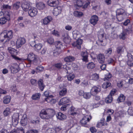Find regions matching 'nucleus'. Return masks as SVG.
<instances>
[{
    "instance_id": "nucleus-49",
    "label": "nucleus",
    "mask_w": 133,
    "mask_h": 133,
    "mask_svg": "<svg viewBox=\"0 0 133 133\" xmlns=\"http://www.w3.org/2000/svg\"><path fill=\"white\" fill-rule=\"evenodd\" d=\"M87 66L88 69H92L95 67V65L93 63L91 62L87 65Z\"/></svg>"
},
{
    "instance_id": "nucleus-3",
    "label": "nucleus",
    "mask_w": 133,
    "mask_h": 133,
    "mask_svg": "<svg viewBox=\"0 0 133 133\" xmlns=\"http://www.w3.org/2000/svg\"><path fill=\"white\" fill-rule=\"evenodd\" d=\"M8 50L9 52L11 54L12 57L14 59L18 61H21L22 60V59L16 56L17 52L16 50L11 48H8Z\"/></svg>"
},
{
    "instance_id": "nucleus-64",
    "label": "nucleus",
    "mask_w": 133,
    "mask_h": 133,
    "mask_svg": "<svg viewBox=\"0 0 133 133\" xmlns=\"http://www.w3.org/2000/svg\"><path fill=\"white\" fill-rule=\"evenodd\" d=\"M36 70L38 72H41L43 70V67L42 66H38L36 68Z\"/></svg>"
},
{
    "instance_id": "nucleus-33",
    "label": "nucleus",
    "mask_w": 133,
    "mask_h": 133,
    "mask_svg": "<svg viewBox=\"0 0 133 133\" xmlns=\"http://www.w3.org/2000/svg\"><path fill=\"white\" fill-rule=\"evenodd\" d=\"M10 97L9 96H5L4 97L3 102L5 104H7L9 103L10 101Z\"/></svg>"
},
{
    "instance_id": "nucleus-42",
    "label": "nucleus",
    "mask_w": 133,
    "mask_h": 133,
    "mask_svg": "<svg viewBox=\"0 0 133 133\" xmlns=\"http://www.w3.org/2000/svg\"><path fill=\"white\" fill-rule=\"evenodd\" d=\"M70 105V104H68L63 105L61 108V110L63 111H65L69 108Z\"/></svg>"
},
{
    "instance_id": "nucleus-14",
    "label": "nucleus",
    "mask_w": 133,
    "mask_h": 133,
    "mask_svg": "<svg viewBox=\"0 0 133 133\" xmlns=\"http://www.w3.org/2000/svg\"><path fill=\"white\" fill-rule=\"evenodd\" d=\"M48 119L51 118L55 114V112L54 110L50 108H46Z\"/></svg>"
},
{
    "instance_id": "nucleus-32",
    "label": "nucleus",
    "mask_w": 133,
    "mask_h": 133,
    "mask_svg": "<svg viewBox=\"0 0 133 133\" xmlns=\"http://www.w3.org/2000/svg\"><path fill=\"white\" fill-rule=\"evenodd\" d=\"M74 14L75 16L78 17H82L84 15L83 12L78 11H75Z\"/></svg>"
},
{
    "instance_id": "nucleus-17",
    "label": "nucleus",
    "mask_w": 133,
    "mask_h": 133,
    "mask_svg": "<svg viewBox=\"0 0 133 133\" xmlns=\"http://www.w3.org/2000/svg\"><path fill=\"white\" fill-rule=\"evenodd\" d=\"M81 55L83 57L82 59L83 61L86 62H88V54L87 51H83L81 52Z\"/></svg>"
},
{
    "instance_id": "nucleus-38",
    "label": "nucleus",
    "mask_w": 133,
    "mask_h": 133,
    "mask_svg": "<svg viewBox=\"0 0 133 133\" xmlns=\"http://www.w3.org/2000/svg\"><path fill=\"white\" fill-rule=\"evenodd\" d=\"M63 68L64 69V71L66 73H70L71 72L70 68L67 67L66 65H63Z\"/></svg>"
},
{
    "instance_id": "nucleus-1",
    "label": "nucleus",
    "mask_w": 133,
    "mask_h": 133,
    "mask_svg": "<svg viewBox=\"0 0 133 133\" xmlns=\"http://www.w3.org/2000/svg\"><path fill=\"white\" fill-rule=\"evenodd\" d=\"M12 30H4L0 34V48H4L13 37Z\"/></svg>"
},
{
    "instance_id": "nucleus-7",
    "label": "nucleus",
    "mask_w": 133,
    "mask_h": 133,
    "mask_svg": "<svg viewBox=\"0 0 133 133\" xmlns=\"http://www.w3.org/2000/svg\"><path fill=\"white\" fill-rule=\"evenodd\" d=\"M26 42V39L24 38L19 37L16 41V46L18 48H20Z\"/></svg>"
},
{
    "instance_id": "nucleus-28",
    "label": "nucleus",
    "mask_w": 133,
    "mask_h": 133,
    "mask_svg": "<svg viewBox=\"0 0 133 133\" xmlns=\"http://www.w3.org/2000/svg\"><path fill=\"white\" fill-rule=\"evenodd\" d=\"M116 14L126 15V14L125 10L122 8L117 9L116 11Z\"/></svg>"
},
{
    "instance_id": "nucleus-4",
    "label": "nucleus",
    "mask_w": 133,
    "mask_h": 133,
    "mask_svg": "<svg viewBox=\"0 0 133 133\" xmlns=\"http://www.w3.org/2000/svg\"><path fill=\"white\" fill-rule=\"evenodd\" d=\"M11 72L13 73H16L20 70V68L18 64L17 63L13 64L9 66L8 67Z\"/></svg>"
},
{
    "instance_id": "nucleus-36",
    "label": "nucleus",
    "mask_w": 133,
    "mask_h": 133,
    "mask_svg": "<svg viewBox=\"0 0 133 133\" xmlns=\"http://www.w3.org/2000/svg\"><path fill=\"white\" fill-rule=\"evenodd\" d=\"M69 74L67 76L68 79L69 81H71L73 80L75 77V76L74 74L70 73H67Z\"/></svg>"
},
{
    "instance_id": "nucleus-56",
    "label": "nucleus",
    "mask_w": 133,
    "mask_h": 133,
    "mask_svg": "<svg viewBox=\"0 0 133 133\" xmlns=\"http://www.w3.org/2000/svg\"><path fill=\"white\" fill-rule=\"evenodd\" d=\"M112 50L111 48H109L105 51L106 54L108 55H111L112 52Z\"/></svg>"
},
{
    "instance_id": "nucleus-30",
    "label": "nucleus",
    "mask_w": 133,
    "mask_h": 133,
    "mask_svg": "<svg viewBox=\"0 0 133 133\" xmlns=\"http://www.w3.org/2000/svg\"><path fill=\"white\" fill-rule=\"evenodd\" d=\"M55 46L56 48V50H61V48L62 46V44L60 41H58L56 42Z\"/></svg>"
},
{
    "instance_id": "nucleus-45",
    "label": "nucleus",
    "mask_w": 133,
    "mask_h": 133,
    "mask_svg": "<svg viewBox=\"0 0 133 133\" xmlns=\"http://www.w3.org/2000/svg\"><path fill=\"white\" fill-rule=\"evenodd\" d=\"M21 7L23 10L26 11H28L29 8V5L28 4H24L22 5Z\"/></svg>"
},
{
    "instance_id": "nucleus-63",
    "label": "nucleus",
    "mask_w": 133,
    "mask_h": 133,
    "mask_svg": "<svg viewBox=\"0 0 133 133\" xmlns=\"http://www.w3.org/2000/svg\"><path fill=\"white\" fill-rule=\"evenodd\" d=\"M133 60H128L127 62V63L128 65L130 66H133Z\"/></svg>"
},
{
    "instance_id": "nucleus-15",
    "label": "nucleus",
    "mask_w": 133,
    "mask_h": 133,
    "mask_svg": "<svg viewBox=\"0 0 133 133\" xmlns=\"http://www.w3.org/2000/svg\"><path fill=\"white\" fill-rule=\"evenodd\" d=\"M97 59L98 62L101 64H103L104 62L105 57L103 54H100L97 56Z\"/></svg>"
},
{
    "instance_id": "nucleus-37",
    "label": "nucleus",
    "mask_w": 133,
    "mask_h": 133,
    "mask_svg": "<svg viewBox=\"0 0 133 133\" xmlns=\"http://www.w3.org/2000/svg\"><path fill=\"white\" fill-rule=\"evenodd\" d=\"M67 92V90L65 88L62 89L59 92V95L61 96H63L66 95Z\"/></svg>"
},
{
    "instance_id": "nucleus-21",
    "label": "nucleus",
    "mask_w": 133,
    "mask_h": 133,
    "mask_svg": "<svg viewBox=\"0 0 133 133\" xmlns=\"http://www.w3.org/2000/svg\"><path fill=\"white\" fill-rule=\"evenodd\" d=\"M70 105H71V106L70 107H69V109L68 111L69 114L73 116L76 115L77 113L74 112L75 108L74 107L71 106V104Z\"/></svg>"
},
{
    "instance_id": "nucleus-24",
    "label": "nucleus",
    "mask_w": 133,
    "mask_h": 133,
    "mask_svg": "<svg viewBox=\"0 0 133 133\" xmlns=\"http://www.w3.org/2000/svg\"><path fill=\"white\" fill-rule=\"evenodd\" d=\"M42 46V44L40 43H38L37 44H35L34 45H33L31 44V46L35 47V49L37 51L40 50L41 49Z\"/></svg>"
},
{
    "instance_id": "nucleus-19",
    "label": "nucleus",
    "mask_w": 133,
    "mask_h": 133,
    "mask_svg": "<svg viewBox=\"0 0 133 133\" xmlns=\"http://www.w3.org/2000/svg\"><path fill=\"white\" fill-rule=\"evenodd\" d=\"M124 51V49L123 47L119 46L117 47L116 49L115 52L118 54L120 55Z\"/></svg>"
},
{
    "instance_id": "nucleus-5",
    "label": "nucleus",
    "mask_w": 133,
    "mask_h": 133,
    "mask_svg": "<svg viewBox=\"0 0 133 133\" xmlns=\"http://www.w3.org/2000/svg\"><path fill=\"white\" fill-rule=\"evenodd\" d=\"M91 117L90 116L86 115L80 121L81 125L86 127H88L87 122L90 121Z\"/></svg>"
},
{
    "instance_id": "nucleus-11",
    "label": "nucleus",
    "mask_w": 133,
    "mask_h": 133,
    "mask_svg": "<svg viewBox=\"0 0 133 133\" xmlns=\"http://www.w3.org/2000/svg\"><path fill=\"white\" fill-rule=\"evenodd\" d=\"M52 20V17L50 16H48L42 19L41 20V22L43 25H47L49 24Z\"/></svg>"
},
{
    "instance_id": "nucleus-40",
    "label": "nucleus",
    "mask_w": 133,
    "mask_h": 133,
    "mask_svg": "<svg viewBox=\"0 0 133 133\" xmlns=\"http://www.w3.org/2000/svg\"><path fill=\"white\" fill-rule=\"evenodd\" d=\"M41 94L39 93H37L33 95L32 96V98L33 100H37L39 99Z\"/></svg>"
},
{
    "instance_id": "nucleus-53",
    "label": "nucleus",
    "mask_w": 133,
    "mask_h": 133,
    "mask_svg": "<svg viewBox=\"0 0 133 133\" xmlns=\"http://www.w3.org/2000/svg\"><path fill=\"white\" fill-rule=\"evenodd\" d=\"M99 78V76L96 74H94L91 76L92 79L94 80H97Z\"/></svg>"
},
{
    "instance_id": "nucleus-51",
    "label": "nucleus",
    "mask_w": 133,
    "mask_h": 133,
    "mask_svg": "<svg viewBox=\"0 0 133 133\" xmlns=\"http://www.w3.org/2000/svg\"><path fill=\"white\" fill-rule=\"evenodd\" d=\"M23 129L21 127L20 128H18L13 130L11 131L10 133H19V130L23 131Z\"/></svg>"
},
{
    "instance_id": "nucleus-46",
    "label": "nucleus",
    "mask_w": 133,
    "mask_h": 133,
    "mask_svg": "<svg viewBox=\"0 0 133 133\" xmlns=\"http://www.w3.org/2000/svg\"><path fill=\"white\" fill-rule=\"evenodd\" d=\"M63 40L64 42L67 44L71 42L70 38L68 36L64 37Z\"/></svg>"
},
{
    "instance_id": "nucleus-20",
    "label": "nucleus",
    "mask_w": 133,
    "mask_h": 133,
    "mask_svg": "<svg viewBox=\"0 0 133 133\" xmlns=\"http://www.w3.org/2000/svg\"><path fill=\"white\" fill-rule=\"evenodd\" d=\"M36 5L37 8L39 10H43L45 8V4L42 2L38 3L36 4Z\"/></svg>"
},
{
    "instance_id": "nucleus-13",
    "label": "nucleus",
    "mask_w": 133,
    "mask_h": 133,
    "mask_svg": "<svg viewBox=\"0 0 133 133\" xmlns=\"http://www.w3.org/2000/svg\"><path fill=\"white\" fill-rule=\"evenodd\" d=\"M98 20V17L96 15H94L91 17L90 22L91 24L95 26L97 23Z\"/></svg>"
},
{
    "instance_id": "nucleus-23",
    "label": "nucleus",
    "mask_w": 133,
    "mask_h": 133,
    "mask_svg": "<svg viewBox=\"0 0 133 133\" xmlns=\"http://www.w3.org/2000/svg\"><path fill=\"white\" fill-rule=\"evenodd\" d=\"M61 12V9L60 7L55 8L53 11V13L54 15L56 16H57L60 14Z\"/></svg>"
},
{
    "instance_id": "nucleus-52",
    "label": "nucleus",
    "mask_w": 133,
    "mask_h": 133,
    "mask_svg": "<svg viewBox=\"0 0 133 133\" xmlns=\"http://www.w3.org/2000/svg\"><path fill=\"white\" fill-rule=\"evenodd\" d=\"M111 83L109 82L104 83L102 85V87L104 89H106L110 86Z\"/></svg>"
},
{
    "instance_id": "nucleus-16",
    "label": "nucleus",
    "mask_w": 133,
    "mask_h": 133,
    "mask_svg": "<svg viewBox=\"0 0 133 133\" xmlns=\"http://www.w3.org/2000/svg\"><path fill=\"white\" fill-rule=\"evenodd\" d=\"M58 0H49L48 1V5L51 7H56L58 4Z\"/></svg>"
},
{
    "instance_id": "nucleus-48",
    "label": "nucleus",
    "mask_w": 133,
    "mask_h": 133,
    "mask_svg": "<svg viewBox=\"0 0 133 133\" xmlns=\"http://www.w3.org/2000/svg\"><path fill=\"white\" fill-rule=\"evenodd\" d=\"M27 118H24L22 119L21 123L22 126H25L27 124Z\"/></svg>"
},
{
    "instance_id": "nucleus-18",
    "label": "nucleus",
    "mask_w": 133,
    "mask_h": 133,
    "mask_svg": "<svg viewBox=\"0 0 133 133\" xmlns=\"http://www.w3.org/2000/svg\"><path fill=\"white\" fill-rule=\"evenodd\" d=\"M70 101L68 97H64L60 100L59 104L60 105H62L69 103Z\"/></svg>"
},
{
    "instance_id": "nucleus-12",
    "label": "nucleus",
    "mask_w": 133,
    "mask_h": 133,
    "mask_svg": "<svg viewBox=\"0 0 133 133\" xmlns=\"http://www.w3.org/2000/svg\"><path fill=\"white\" fill-rule=\"evenodd\" d=\"M40 117L43 119H48L46 109H43L40 111L39 114Z\"/></svg>"
},
{
    "instance_id": "nucleus-35",
    "label": "nucleus",
    "mask_w": 133,
    "mask_h": 133,
    "mask_svg": "<svg viewBox=\"0 0 133 133\" xmlns=\"http://www.w3.org/2000/svg\"><path fill=\"white\" fill-rule=\"evenodd\" d=\"M112 98L110 95H109L108 97L106 98L105 99V102L107 103H111L112 101Z\"/></svg>"
},
{
    "instance_id": "nucleus-25",
    "label": "nucleus",
    "mask_w": 133,
    "mask_h": 133,
    "mask_svg": "<svg viewBox=\"0 0 133 133\" xmlns=\"http://www.w3.org/2000/svg\"><path fill=\"white\" fill-rule=\"evenodd\" d=\"M38 84L40 90L42 91L43 90L45 85L43 83V80L42 79H40L38 80Z\"/></svg>"
},
{
    "instance_id": "nucleus-43",
    "label": "nucleus",
    "mask_w": 133,
    "mask_h": 133,
    "mask_svg": "<svg viewBox=\"0 0 133 133\" xmlns=\"http://www.w3.org/2000/svg\"><path fill=\"white\" fill-rule=\"evenodd\" d=\"M105 119H102V120H101V121L98 122L97 125V127L98 128L102 127L104 125V121Z\"/></svg>"
},
{
    "instance_id": "nucleus-6",
    "label": "nucleus",
    "mask_w": 133,
    "mask_h": 133,
    "mask_svg": "<svg viewBox=\"0 0 133 133\" xmlns=\"http://www.w3.org/2000/svg\"><path fill=\"white\" fill-rule=\"evenodd\" d=\"M27 60L30 62H34V63H36L37 62V56L33 53L30 52L28 55ZM37 65V63H34Z\"/></svg>"
},
{
    "instance_id": "nucleus-10",
    "label": "nucleus",
    "mask_w": 133,
    "mask_h": 133,
    "mask_svg": "<svg viewBox=\"0 0 133 133\" xmlns=\"http://www.w3.org/2000/svg\"><path fill=\"white\" fill-rule=\"evenodd\" d=\"M19 114L18 113H14L12 116V121L13 124L16 125L18 123Z\"/></svg>"
},
{
    "instance_id": "nucleus-60",
    "label": "nucleus",
    "mask_w": 133,
    "mask_h": 133,
    "mask_svg": "<svg viewBox=\"0 0 133 133\" xmlns=\"http://www.w3.org/2000/svg\"><path fill=\"white\" fill-rule=\"evenodd\" d=\"M47 42L49 44H52L54 42V40L52 38L50 37L48 39Z\"/></svg>"
},
{
    "instance_id": "nucleus-29",
    "label": "nucleus",
    "mask_w": 133,
    "mask_h": 133,
    "mask_svg": "<svg viewBox=\"0 0 133 133\" xmlns=\"http://www.w3.org/2000/svg\"><path fill=\"white\" fill-rule=\"evenodd\" d=\"M75 58L74 57L69 56L66 57L64 59V60L66 62H71L74 61Z\"/></svg>"
},
{
    "instance_id": "nucleus-22",
    "label": "nucleus",
    "mask_w": 133,
    "mask_h": 133,
    "mask_svg": "<svg viewBox=\"0 0 133 133\" xmlns=\"http://www.w3.org/2000/svg\"><path fill=\"white\" fill-rule=\"evenodd\" d=\"M57 118L60 120L65 119L66 118V116L61 112H59L57 115Z\"/></svg>"
},
{
    "instance_id": "nucleus-39",
    "label": "nucleus",
    "mask_w": 133,
    "mask_h": 133,
    "mask_svg": "<svg viewBox=\"0 0 133 133\" xmlns=\"http://www.w3.org/2000/svg\"><path fill=\"white\" fill-rule=\"evenodd\" d=\"M91 94L90 92H85L83 94V97L86 99H89L91 96Z\"/></svg>"
},
{
    "instance_id": "nucleus-41",
    "label": "nucleus",
    "mask_w": 133,
    "mask_h": 133,
    "mask_svg": "<svg viewBox=\"0 0 133 133\" xmlns=\"http://www.w3.org/2000/svg\"><path fill=\"white\" fill-rule=\"evenodd\" d=\"M112 76V75L110 73L106 74L105 76L104 79V81H109L110 80V79Z\"/></svg>"
},
{
    "instance_id": "nucleus-59",
    "label": "nucleus",
    "mask_w": 133,
    "mask_h": 133,
    "mask_svg": "<svg viewBox=\"0 0 133 133\" xmlns=\"http://www.w3.org/2000/svg\"><path fill=\"white\" fill-rule=\"evenodd\" d=\"M55 66L57 69H61L62 66V64L60 63H57L54 65Z\"/></svg>"
},
{
    "instance_id": "nucleus-8",
    "label": "nucleus",
    "mask_w": 133,
    "mask_h": 133,
    "mask_svg": "<svg viewBox=\"0 0 133 133\" xmlns=\"http://www.w3.org/2000/svg\"><path fill=\"white\" fill-rule=\"evenodd\" d=\"M101 91V87L100 86H95L92 87L90 90V93L92 95H96Z\"/></svg>"
},
{
    "instance_id": "nucleus-34",
    "label": "nucleus",
    "mask_w": 133,
    "mask_h": 133,
    "mask_svg": "<svg viewBox=\"0 0 133 133\" xmlns=\"http://www.w3.org/2000/svg\"><path fill=\"white\" fill-rule=\"evenodd\" d=\"M116 16L117 20L118 21L121 22L123 20L124 17H125L126 15L116 14Z\"/></svg>"
},
{
    "instance_id": "nucleus-27",
    "label": "nucleus",
    "mask_w": 133,
    "mask_h": 133,
    "mask_svg": "<svg viewBox=\"0 0 133 133\" xmlns=\"http://www.w3.org/2000/svg\"><path fill=\"white\" fill-rule=\"evenodd\" d=\"M125 96L124 95L122 94H121L117 99L118 103L123 102L125 100Z\"/></svg>"
},
{
    "instance_id": "nucleus-61",
    "label": "nucleus",
    "mask_w": 133,
    "mask_h": 133,
    "mask_svg": "<svg viewBox=\"0 0 133 133\" xmlns=\"http://www.w3.org/2000/svg\"><path fill=\"white\" fill-rule=\"evenodd\" d=\"M83 2L81 1H78L76 2V4L79 7H81L83 6Z\"/></svg>"
},
{
    "instance_id": "nucleus-44",
    "label": "nucleus",
    "mask_w": 133,
    "mask_h": 133,
    "mask_svg": "<svg viewBox=\"0 0 133 133\" xmlns=\"http://www.w3.org/2000/svg\"><path fill=\"white\" fill-rule=\"evenodd\" d=\"M10 12L8 11L5 12L4 13V15L5 17L8 21H9L10 19Z\"/></svg>"
},
{
    "instance_id": "nucleus-54",
    "label": "nucleus",
    "mask_w": 133,
    "mask_h": 133,
    "mask_svg": "<svg viewBox=\"0 0 133 133\" xmlns=\"http://www.w3.org/2000/svg\"><path fill=\"white\" fill-rule=\"evenodd\" d=\"M38 131L35 129H30L28 130L26 133H38Z\"/></svg>"
},
{
    "instance_id": "nucleus-2",
    "label": "nucleus",
    "mask_w": 133,
    "mask_h": 133,
    "mask_svg": "<svg viewBox=\"0 0 133 133\" xmlns=\"http://www.w3.org/2000/svg\"><path fill=\"white\" fill-rule=\"evenodd\" d=\"M105 34L104 31L103 30H101L99 31L98 32V40L96 42V44L98 45L104 46V44L102 43L103 42L104 38H105L104 37Z\"/></svg>"
},
{
    "instance_id": "nucleus-31",
    "label": "nucleus",
    "mask_w": 133,
    "mask_h": 133,
    "mask_svg": "<svg viewBox=\"0 0 133 133\" xmlns=\"http://www.w3.org/2000/svg\"><path fill=\"white\" fill-rule=\"evenodd\" d=\"M21 3L19 2H17L13 4V9L16 10H18L20 7Z\"/></svg>"
},
{
    "instance_id": "nucleus-47",
    "label": "nucleus",
    "mask_w": 133,
    "mask_h": 133,
    "mask_svg": "<svg viewBox=\"0 0 133 133\" xmlns=\"http://www.w3.org/2000/svg\"><path fill=\"white\" fill-rule=\"evenodd\" d=\"M10 109L9 108H6L3 112V114L5 116L8 115L10 113Z\"/></svg>"
},
{
    "instance_id": "nucleus-50",
    "label": "nucleus",
    "mask_w": 133,
    "mask_h": 133,
    "mask_svg": "<svg viewBox=\"0 0 133 133\" xmlns=\"http://www.w3.org/2000/svg\"><path fill=\"white\" fill-rule=\"evenodd\" d=\"M8 20L5 17L0 18V24L3 25L5 24Z\"/></svg>"
},
{
    "instance_id": "nucleus-62",
    "label": "nucleus",
    "mask_w": 133,
    "mask_h": 133,
    "mask_svg": "<svg viewBox=\"0 0 133 133\" xmlns=\"http://www.w3.org/2000/svg\"><path fill=\"white\" fill-rule=\"evenodd\" d=\"M100 97L98 95L95 96L94 95L93 97V99L94 100L98 101L100 99Z\"/></svg>"
},
{
    "instance_id": "nucleus-58",
    "label": "nucleus",
    "mask_w": 133,
    "mask_h": 133,
    "mask_svg": "<svg viewBox=\"0 0 133 133\" xmlns=\"http://www.w3.org/2000/svg\"><path fill=\"white\" fill-rule=\"evenodd\" d=\"M127 56L128 57V60H133V56L131 54L128 52Z\"/></svg>"
},
{
    "instance_id": "nucleus-57",
    "label": "nucleus",
    "mask_w": 133,
    "mask_h": 133,
    "mask_svg": "<svg viewBox=\"0 0 133 133\" xmlns=\"http://www.w3.org/2000/svg\"><path fill=\"white\" fill-rule=\"evenodd\" d=\"M115 62V60L111 58H109L107 61L108 63L109 64H113Z\"/></svg>"
},
{
    "instance_id": "nucleus-26",
    "label": "nucleus",
    "mask_w": 133,
    "mask_h": 133,
    "mask_svg": "<svg viewBox=\"0 0 133 133\" xmlns=\"http://www.w3.org/2000/svg\"><path fill=\"white\" fill-rule=\"evenodd\" d=\"M127 31V30H124L122 32H121L119 35V38L120 39H122L123 40H124L125 38V36L126 35V31Z\"/></svg>"
},
{
    "instance_id": "nucleus-9",
    "label": "nucleus",
    "mask_w": 133,
    "mask_h": 133,
    "mask_svg": "<svg viewBox=\"0 0 133 133\" xmlns=\"http://www.w3.org/2000/svg\"><path fill=\"white\" fill-rule=\"evenodd\" d=\"M38 11L36 8L32 7L28 11L29 15L31 17L35 16L37 14Z\"/></svg>"
},
{
    "instance_id": "nucleus-55",
    "label": "nucleus",
    "mask_w": 133,
    "mask_h": 133,
    "mask_svg": "<svg viewBox=\"0 0 133 133\" xmlns=\"http://www.w3.org/2000/svg\"><path fill=\"white\" fill-rule=\"evenodd\" d=\"M127 112L128 114L130 115H133V107H130L128 109Z\"/></svg>"
}]
</instances>
